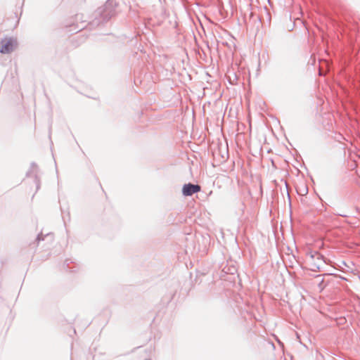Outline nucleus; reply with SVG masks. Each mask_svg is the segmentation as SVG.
<instances>
[{
	"mask_svg": "<svg viewBox=\"0 0 360 360\" xmlns=\"http://www.w3.org/2000/svg\"><path fill=\"white\" fill-rule=\"evenodd\" d=\"M17 46V41L12 37H6L0 41V52L1 53H10Z\"/></svg>",
	"mask_w": 360,
	"mask_h": 360,
	"instance_id": "obj_1",
	"label": "nucleus"
},
{
	"mask_svg": "<svg viewBox=\"0 0 360 360\" xmlns=\"http://www.w3.org/2000/svg\"><path fill=\"white\" fill-rule=\"evenodd\" d=\"M309 257V262L310 263L311 269H320L323 264L321 255L317 252H315L314 253H310Z\"/></svg>",
	"mask_w": 360,
	"mask_h": 360,
	"instance_id": "obj_2",
	"label": "nucleus"
},
{
	"mask_svg": "<svg viewBox=\"0 0 360 360\" xmlns=\"http://www.w3.org/2000/svg\"><path fill=\"white\" fill-rule=\"evenodd\" d=\"M201 187L199 185H194L192 184H187L184 185L182 188V193L185 196L192 195L193 193L200 191Z\"/></svg>",
	"mask_w": 360,
	"mask_h": 360,
	"instance_id": "obj_3",
	"label": "nucleus"
}]
</instances>
